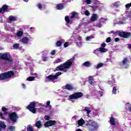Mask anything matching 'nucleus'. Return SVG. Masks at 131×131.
<instances>
[{
	"mask_svg": "<svg viewBox=\"0 0 131 131\" xmlns=\"http://www.w3.org/2000/svg\"><path fill=\"white\" fill-rule=\"evenodd\" d=\"M75 60V55L73 57L67 60L64 63L61 64L60 65L57 66L54 71H63V72H67L68 69L72 66V64L74 63Z\"/></svg>",
	"mask_w": 131,
	"mask_h": 131,
	"instance_id": "f257e3e1",
	"label": "nucleus"
},
{
	"mask_svg": "<svg viewBox=\"0 0 131 131\" xmlns=\"http://www.w3.org/2000/svg\"><path fill=\"white\" fill-rule=\"evenodd\" d=\"M111 33L114 35H117L118 33L119 36H120V37H122L123 38H129V37H131V33L128 32H121L120 31L114 32V31L112 30L108 33L109 34H111Z\"/></svg>",
	"mask_w": 131,
	"mask_h": 131,
	"instance_id": "f03ea898",
	"label": "nucleus"
},
{
	"mask_svg": "<svg viewBox=\"0 0 131 131\" xmlns=\"http://www.w3.org/2000/svg\"><path fill=\"white\" fill-rule=\"evenodd\" d=\"M85 125L89 131H95L98 129V124L93 120H90L86 122Z\"/></svg>",
	"mask_w": 131,
	"mask_h": 131,
	"instance_id": "7ed1b4c3",
	"label": "nucleus"
},
{
	"mask_svg": "<svg viewBox=\"0 0 131 131\" xmlns=\"http://www.w3.org/2000/svg\"><path fill=\"white\" fill-rule=\"evenodd\" d=\"M15 75V73L13 71H9L0 74V80H6L8 78H11Z\"/></svg>",
	"mask_w": 131,
	"mask_h": 131,
	"instance_id": "20e7f679",
	"label": "nucleus"
},
{
	"mask_svg": "<svg viewBox=\"0 0 131 131\" xmlns=\"http://www.w3.org/2000/svg\"><path fill=\"white\" fill-rule=\"evenodd\" d=\"M0 60H4V61H8L10 63H13L14 59L11 54L9 53H0Z\"/></svg>",
	"mask_w": 131,
	"mask_h": 131,
	"instance_id": "39448f33",
	"label": "nucleus"
},
{
	"mask_svg": "<svg viewBox=\"0 0 131 131\" xmlns=\"http://www.w3.org/2000/svg\"><path fill=\"white\" fill-rule=\"evenodd\" d=\"M36 106V102L32 101L30 102V104L26 107L27 109L29 110L32 113L35 114L37 109L35 107Z\"/></svg>",
	"mask_w": 131,
	"mask_h": 131,
	"instance_id": "423d86ee",
	"label": "nucleus"
},
{
	"mask_svg": "<svg viewBox=\"0 0 131 131\" xmlns=\"http://www.w3.org/2000/svg\"><path fill=\"white\" fill-rule=\"evenodd\" d=\"M8 117L10 120L13 122V123L17 122V121L19 119V116H18L17 113L15 112L9 113L8 114Z\"/></svg>",
	"mask_w": 131,
	"mask_h": 131,
	"instance_id": "0eeeda50",
	"label": "nucleus"
},
{
	"mask_svg": "<svg viewBox=\"0 0 131 131\" xmlns=\"http://www.w3.org/2000/svg\"><path fill=\"white\" fill-rule=\"evenodd\" d=\"M83 96V93L82 92H76L72 95H69V100H78Z\"/></svg>",
	"mask_w": 131,
	"mask_h": 131,
	"instance_id": "6e6552de",
	"label": "nucleus"
},
{
	"mask_svg": "<svg viewBox=\"0 0 131 131\" xmlns=\"http://www.w3.org/2000/svg\"><path fill=\"white\" fill-rule=\"evenodd\" d=\"M57 124V122L55 120H49L44 123L45 127H49L50 126H53Z\"/></svg>",
	"mask_w": 131,
	"mask_h": 131,
	"instance_id": "1a4fd4ad",
	"label": "nucleus"
},
{
	"mask_svg": "<svg viewBox=\"0 0 131 131\" xmlns=\"http://www.w3.org/2000/svg\"><path fill=\"white\" fill-rule=\"evenodd\" d=\"M9 10V6L7 5H4L2 8H0V14H5V13H7L8 10Z\"/></svg>",
	"mask_w": 131,
	"mask_h": 131,
	"instance_id": "9d476101",
	"label": "nucleus"
},
{
	"mask_svg": "<svg viewBox=\"0 0 131 131\" xmlns=\"http://www.w3.org/2000/svg\"><path fill=\"white\" fill-rule=\"evenodd\" d=\"M64 90H68V91H72L75 90V88L72 85V84H67V85L64 86Z\"/></svg>",
	"mask_w": 131,
	"mask_h": 131,
	"instance_id": "9b49d317",
	"label": "nucleus"
},
{
	"mask_svg": "<svg viewBox=\"0 0 131 131\" xmlns=\"http://www.w3.org/2000/svg\"><path fill=\"white\" fill-rule=\"evenodd\" d=\"M122 64L123 66H125V68H128L129 65H128V59H127V58L125 57L123 59L122 61Z\"/></svg>",
	"mask_w": 131,
	"mask_h": 131,
	"instance_id": "f8f14e48",
	"label": "nucleus"
},
{
	"mask_svg": "<svg viewBox=\"0 0 131 131\" xmlns=\"http://www.w3.org/2000/svg\"><path fill=\"white\" fill-rule=\"evenodd\" d=\"M88 80L89 81V83L92 85H94V84L96 83V81H95V79H94V77L93 76H89Z\"/></svg>",
	"mask_w": 131,
	"mask_h": 131,
	"instance_id": "ddd939ff",
	"label": "nucleus"
},
{
	"mask_svg": "<svg viewBox=\"0 0 131 131\" xmlns=\"http://www.w3.org/2000/svg\"><path fill=\"white\" fill-rule=\"evenodd\" d=\"M21 42H23V43H25V45H27L29 42V38L27 37H25L21 38L20 40Z\"/></svg>",
	"mask_w": 131,
	"mask_h": 131,
	"instance_id": "4468645a",
	"label": "nucleus"
},
{
	"mask_svg": "<svg viewBox=\"0 0 131 131\" xmlns=\"http://www.w3.org/2000/svg\"><path fill=\"white\" fill-rule=\"evenodd\" d=\"M46 78L49 80H55L57 79V76H55L54 75H50L48 76H47Z\"/></svg>",
	"mask_w": 131,
	"mask_h": 131,
	"instance_id": "2eb2a0df",
	"label": "nucleus"
},
{
	"mask_svg": "<svg viewBox=\"0 0 131 131\" xmlns=\"http://www.w3.org/2000/svg\"><path fill=\"white\" fill-rule=\"evenodd\" d=\"M98 52H101V53H105L106 52V49L103 48H99L97 49L94 51V54H97Z\"/></svg>",
	"mask_w": 131,
	"mask_h": 131,
	"instance_id": "dca6fc26",
	"label": "nucleus"
},
{
	"mask_svg": "<svg viewBox=\"0 0 131 131\" xmlns=\"http://www.w3.org/2000/svg\"><path fill=\"white\" fill-rule=\"evenodd\" d=\"M98 16L97 14H93L92 16L91 17V21L92 22H95L98 19Z\"/></svg>",
	"mask_w": 131,
	"mask_h": 131,
	"instance_id": "f3484780",
	"label": "nucleus"
},
{
	"mask_svg": "<svg viewBox=\"0 0 131 131\" xmlns=\"http://www.w3.org/2000/svg\"><path fill=\"white\" fill-rule=\"evenodd\" d=\"M7 125L5 124V122L2 121H0V131H2V129H6Z\"/></svg>",
	"mask_w": 131,
	"mask_h": 131,
	"instance_id": "a211bd4d",
	"label": "nucleus"
},
{
	"mask_svg": "<svg viewBox=\"0 0 131 131\" xmlns=\"http://www.w3.org/2000/svg\"><path fill=\"white\" fill-rule=\"evenodd\" d=\"M85 122H84V120L83 119L81 118L80 120H78V126H82L83 124H84Z\"/></svg>",
	"mask_w": 131,
	"mask_h": 131,
	"instance_id": "6ab92c4d",
	"label": "nucleus"
},
{
	"mask_svg": "<svg viewBox=\"0 0 131 131\" xmlns=\"http://www.w3.org/2000/svg\"><path fill=\"white\" fill-rule=\"evenodd\" d=\"M35 126L37 127V128H41L42 127V123H41V121H38L35 123Z\"/></svg>",
	"mask_w": 131,
	"mask_h": 131,
	"instance_id": "aec40b11",
	"label": "nucleus"
},
{
	"mask_svg": "<svg viewBox=\"0 0 131 131\" xmlns=\"http://www.w3.org/2000/svg\"><path fill=\"white\" fill-rule=\"evenodd\" d=\"M57 10H63L64 9V5L62 3H60L56 6Z\"/></svg>",
	"mask_w": 131,
	"mask_h": 131,
	"instance_id": "412c9836",
	"label": "nucleus"
},
{
	"mask_svg": "<svg viewBox=\"0 0 131 131\" xmlns=\"http://www.w3.org/2000/svg\"><path fill=\"white\" fill-rule=\"evenodd\" d=\"M83 66L85 67H91L92 66V63L89 61H85L83 63Z\"/></svg>",
	"mask_w": 131,
	"mask_h": 131,
	"instance_id": "4be33fe9",
	"label": "nucleus"
},
{
	"mask_svg": "<svg viewBox=\"0 0 131 131\" xmlns=\"http://www.w3.org/2000/svg\"><path fill=\"white\" fill-rule=\"evenodd\" d=\"M108 84H110L111 86L113 85H115V80L114 79H112V80H109L108 81Z\"/></svg>",
	"mask_w": 131,
	"mask_h": 131,
	"instance_id": "5701e85b",
	"label": "nucleus"
},
{
	"mask_svg": "<svg viewBox=\"0 0 131 131\" xmlns=\"http://www.w3.org/2000/svg\"><path fill=\"white\" fill-rule=\"evenodd\" d=\"M110 123L111 124H112V125H115L116 123H115V119L114 118V117H112L110 118Z\"/></svg>",
	"mask_w": 131,
	"mask_h": 131,
	"instance_id": "b1692460",
	"label": "nucleus"
},
{
	"mask_svg": "<svg viewBox=\"0 0 131 131\" xmlns=\"http://www.w3.org/2000/svg\"><path fill=\"white\" fill-rule=\"evenodd\" d=\"M9 21H10V22H13V21H17V17L11 15L9 16Z\"/></svg>",
	"mask_w": 131,
	"mask_h": 131,
	"instance_id": "393cba45",
	"label": "nucleus"
},
{
	"mask_svg": "<svg viewBox=\"0 0 131 131\" xmlns=\"http://www.w3.org/2000/svg\"><path fill=\"white\" fill-rule=\"evenodd\" d=\"M20 47V44L18 43H14L13 46V48L14 50H18Z\"/></svg>",
	"mask_w": 131,
	"mask_h": 131,
	"instance_id": "a878e982",
	"label": "nucleus"
},
{
	"mask_svg": "<svg viewBox=\"0 0 131 131\" xmlns=\"http://www.w3.org/2000/svg\"><path fill=\"white\" fill-rule=\"evenodd\" d=\"M72 15L70 16V19H73L75 17V16H77V13L73 11L72 13Z\"/></svg>",
	"mask_w": 131,
	"mask_h": 131,
	"instance_id": "bb28decb",
	"label": "nucleus"
},
{
	"mask_svg": "<svg viewBox=\"0 0 131 131\" xmlns=\"http://www.w3.org/2000/svg\"><path fill=\"white\" fill-rule=\"evenodd\" d=\"M35 78V77L30 76L27 78V80H28V81H33Z\"/></svg>",
	"mask_w": 131,
	"mask_h": 131,
	"instance_id": "cd10ccee",
	"label": "nucleus"
},
{
	"mask_svg": "<svg viewBox=\"0 0 131 131\" xmlns=\"http://www.w3.org/2000/svg\"><path fill=\"white\" fill-rule=\"evenodd\" d=\"M103 66H104V63L100 62L97 65L96 68V69H99V68H101V67H103Z\"/></svg>",
	"mask_w": 131,
	"mask_h": 131,
	"instance_id": "c85d7f7f",
	"label": "nucleus"
},
{
	"mask_svg": "<svg viewBox=\"0 0 131 131\" xmlns=\"http://www.w3.org/2000/svg\"><path fill=\"white\" fill-rule=\"evenodd\" d=\"M64 19L68 24H69V23H70V18H69V16H66Z\"/></svg>",
	"mask_w": 131,
	"mask_h": 131,
	"instance_id": "c756f323",
	"label": "nucleus"
},
{
	"mask_svg": "<svg viewBox=\"0 0 131 131\" xmlns=\"http://www.w3.org/2000/svg\"><path fill=\"white\" fill-rule=\"evenodd\" d=\"M118 90L116 89V86H114L113 88L112 93L114 95H116V92H117Z\"/></svg>",
	"mask_w": 131,
	"mask_h": 131,
	"instance_id": "7c9ffc66",
	"label": "nucleus"
},
{
	"mask_svg": "<svg viewBox=\"0 0 131 131\" xmlns=\"http://www.w3.org/2000/svg\"><path fill=\"white\" fill-rule=\"evenodd\" d=\"M84 110H85V111L87 112L88 115H89V114L91 113V111H90V107H85Z\"/></svg>",
	"mask_w": 131,
	"mask_h": 131,
	"instance_id": "2f4dec72",
	"label": "nucleus"
},
{
	"mask_svg": "<svg viewBox=\"0 0 131 131\" xmlns=\"http://www.w3.org/2000/svg\"><path fill=\"white\" fill-rule=\"evenodd\" d=\"M23 35V32L21 31H19L17 33V36L20 37Z\"/></svg>",
	"mask_w": 131,
	"mask_h": 131,
	"instance_id": "473e14b6",
	"label": "nucleus"
},
{
	"mask_svg": "<svg viewBox=\"0 0 131 131\" xmlns=\"http://www.w3.org/2000/svg\"><path fill=\"white\" fill-rule=\"evenodd\" d=\"M56 46L57 47H61L62 46V42L60 40H58L56 42Z\"/></svg>",
	"mask_w": 131,
	"mask_h": 131,
	"instance_id": "72a5a7b5",
	"label": "nucleus"
},
{
	"mask_svg": "<svg viewBox=\"0 0 131 131\" xmlns=\"http://www.w3.org/2000/svg\"><path fill=\"white\" fill-rule=\"evenodd\" d=\"M37 7H38L39 10H42V5L40 3H38L37 5Z\"/></svg>",
	"mask_w": 131,
	"mask_h": 131,
	"instance_id": "f704fd0d",
	"label": "nucleus"
},
{
	"mask_svg": "<svg viewBox=\"0 0 131 131\" xmlns=\"http://www.w3.org/2000/svg\"><path fill=\"white\" fill-rule=\"evenodd\" d=\"M27 131H34V130H33V129H32V127H31V126H28Z\"/></svg>",
	"mask_w": 131,
	"mask_h": 131,
	"instance_id": "c9c22d12",
	"label": "nucleus"
},
{
	"mask_svg": "<svg viewBox=\"0 0 131 131\" xmlns=\"http://www.w3.org/2000/svg\"><path fill=\"white\" fill-rule=\"evenodd\" d=\"M60 62H62V60L60 58H57L55 60V63H56V64H58V63H60Z\"/></svg>",
	"mask_w": 131,
	"mask_h": 131,
	"instance_id": "e433bc0d",
	"label": "nucleus"
},
{
	"mask_svg": "<svg viewBox=\"0 0 131 131\" xmlns=\"http://www.w3.org/2000/svg\"><path fill=\"white\" fill-rule=\"evenodd\" d=\"M0 117H1L2 119H3V120H6V119L5 117H4V115H3V113H0Z\"/></svg>",
	"mask_w": 131,
	"mask_h": 131,
	"instance_id": "4c0bfd02",
	"label": "nucleus"
},
{
	"mask_svg": "<svg viewBox=\"0 0 131 131\" xmlns=\"http://www.w3.org/2000/svg\"><path fill=\"white\" fill-rule=\"evenodd\" d=\"M9 129H10V131H14L15 130V126H10L9 127Z\"/></svg>",
	"mask_w": 131,
	"mask_h": 131,
	"instance_id": "58836bf2",
	"label": "nucleus"
},
{
	"mask_svg": "<svg viewBox=\"0 0 131 131\" xmlns=\"http://www.w3.org/2000/svg\"><path fill=\"white\" fill-rule=\"evenodd\" d=\"M42 61L46 62L48 61V57L47 56H43L42 57Z\"/></svg>",
	"mask_w": 131,
	"mask_h": 131,
	"instance_id": "ea45409f",
	"label": "nucleus"
},
{
	"mask_svg": "<svg viewBox=\"0 0 131 131\" xmlns=\"http://www.w3.org/2000/svg\"><path fill=\"white\" fill-rule=\"evenodd\" d=\"M62 74V73L58 72L55 75V76H57V79H58V76H60Z\"/></svg>",
	"mask_w": 131,
	"mask_h": 131,
	"instance_id": "a19ab883",
	"label": "nucleus"
},
{
	"mask_svg": "<svg viewBox=\"0 0 131 131\" xmlns=\"http://www.w3.org/2000/svg\"><path fill=\"white\" fill-rule=\"evenodd\" d=\"M45 120H50L51 117L49 116L46 115L44 117Z\"/></svg>",
	"mask_w": 131,
	"mask_h": 131,
	"instance_id": "79ce46f5",
	"label": "nucleus"
},
{
	"mask_svg": "<svg viewBox=\"0 0 131 131\" xmlns=\"http://www.w3.org/2000/svg\"><path fill=\"white\" fill-rule=\"evenodd\" d=\"M68 46H69V42H66L64 43V44L63 45L64 48H67V47H68Z\"/></svg>",
	"mask_w": 131,
	"mask_h": 131,
	"instance_id": "37998d69",
	"label": "nucleus"
},
{
	"mask_svg": "<svg viewBox=\"0 0 131 131\" xmlns=\"http://www.w3.org/2000/svg\"><path fill=\"white\" fill-rule=\"evenodd\" d=\"M85 3H86V4L88 5H91V4H92V1L91 0H85Z\"/></svg>",
	"mask_w": 131,
	"mask_h": 131,
	"instance_id": "c03bdc74",
	"label": "nucleus"
},
{
	"mask_svg": "<svg viewBox=\"0 0 131 131\" xmlns=\"http://www.w3.org/2000/svg\"><path fill=\"white\" fill-rule=\"evenodd\" d=\"M110 41H111V37H108L106 39V42L108 43L110 42Z\"/></svg>",
	"mask_w": 131,
	"mask_h": 131,
	"instance_id": "a18cd8bd",
	"label": "nucleus"
},
{
	"mask_svg": "<svg viewBox=\"0 0 131 131\" xmlns=\"http://www.w3.org/2000/svg\"><path fill=\"white\" fill-rule=\"evenodd\" d=\"M85 15L86 16H89V15H90V11H88V10H86V11H85Z\"/></svg>",
	"mask_w": 131,
	"mask_h": 131,
	"instance_id": "49530a36",
	"label": "nucleus"
},
{
	"mask_svg": "<svg viewBox=\"0 0 131 131\" xmlns=\"http://www.w3.org/2000/svg\"><path fill=\"white\" fill-rule=\"evenodd\" d=\"M129 7H131V3L130 4H127L125 5V8L128 9Z\"/></svg>",
	"mask_w": 131,
	"mask_h": 131,
	"instance_id": "de8ad7c7",
	"label": "nucleus"
},
{
	"mask_svg": "<svg viewBox=\"0 0 131 131\" xmlns=\"http://www.w3.org/2000/svg\"><path fill=\"white\" fill-rule=\"evenodd\" d=\"M7 110H8V108L5 107H2V111H3V112H6V111H7Z\"/></svg>",
	"mask_w": 131,
	"mask_h": 131,
	"instance_id": "09e8293b",
	"label": "nucleus"
},
{
	"mask_svg": "<svg viewBox=\"0 0 131 131\" xmlns=\"http://www.w3.org/2000/svg\"><path fill=\"white\" fill-rule=\"evenodd\" d=\"M51 55L52 56H54V55H55V54H56V51L55 50H53L51 53Z\"/></svg>",
	"mask_w": 131,
	"mask_h": 131,
	"instance_id": "8fccbe9b",
	"label": "nucleus"
},
{
	"mask_svg": "<svg viewBox=\"0 0 131 131\" xmlns=\"http://www.w3.org/2000/svg\"><path fill=\"white\" fill-rule=\"evenodd\" d=\"M105 47H106V43H102L101 44V48H105Z\"/></svg>",
	"mask_w": 131,
	"mask_h": 131,
	"instance_id": "3c124183",
	"label": "nucleus"
},
{
	"mask_svg": "<svg viewBox=\"0 0 131 131\" xmlns=\"http://www.w3.org/2000/svg\"><path fill=\"white\" fill-rule=\"evenodd\" d=\"M120 39L119 38H116L115 39V41H116V42H117V41H119V40H120Z\"/></svg>",
	"mask_w": 131,
	"mask_h": 131,
	"instance_id": "603ef678",
	"label": "nucleus"
},
{
	"mask_svg": "<svg viewBox=\"0 0 131 131\" xmlns=\"http://www.w3.org/2000/svg\"><path fill=\"white\" fill-rule=\"evenodd\" d=\"M59 41H61V45H63V43H65V40L61 39V40H60Z\"/></svg>",
	"mask_w": 131,
	"mask_h": 131,
	"instance_id": "864d4df0",
	"label": "nucleus"
},
{
	"mask_svg": "<svg viewBox=\"0 0 131 131\" xmlns=\"http://www.w3.org/2000/svg\"><path fill=\"white\" fill-rule=\"evenodd\" d=\"M91 38H92V37H91V36H87L86 37V40H90V39H91Z\"/></svg>",
	"mask_w": 131,
	"mask_h": 131,
	"instance_id": "5fc2aeb1",
	"label": "nucleus"
},
{
	"mask_svg": "<svg viewBox=\"0 0 131 131\" xmlns=\"http://www.w3.org/2000/svg\"><path fill=\"white\" fill-rule=\"evenodd\" d=\"M50 104H51V101H48L47 102V105L48 106H50Z\"/></svg>",
	"mask_w": 131,
	"mask_h": 131,
	"instance_id": "6e6d98bb",
	"label": "nucleus"
},
{
	"mask_svg": "<svg viewBox=\"0 0 131 131\" xmlns=\"http://www.w3.org/2000/svg\"><path fill=\"white\" fill-rule=\"evenodd\" d=\"M128 110L129 111V112H131V105L128 107Z\"/></svg>",
	"mask_w": 131,
	"mask_h": 131,
	"instance_id": "4d7b16f0",
	"label": "nucleus"
},
{
	"mask_svg": "<svg viewBox=\"0 0 131 131\" xmlns=\"http://www.w3.org/2000/svg\"><path fill=\"white\" fill-rule=\"evenodd\" d=\"M128 49L130 50V49H131V44H128Z\"/></svg>",
	"mask_w": 131,
	"mask_h": 131,
	"instance_id": "13d9d810",
	"label": "nucleus"
},
{
	"mask_svg": "<svg viewBox=\"0 0 131 131\" xmlns=\"http://www.w3.org/2000/svg\"><path fill=\"white\" fill-rule=\"evenodd\" d=\"M4 112V115H8V112L7 111H5V112Z\"/></svg>",
	"mask_w": 131,
	"mask_h": 131,
	"instance_id": "bf43d9fd",
	"label": "nucleus"
},
{
	"mask_svg": "<svg viewBox=\"0 0 131 131\" xmlns=\"http://www.w3.org/2000/svg\"><path fill=\"white\" fill-rule=\"evenodd\" d=\"M97 26H98V27H101V24H99L98 25H97Z\"/></svg>",
	"mask_w": 131,
	"mask_h": 131,
	"instance_id": "052dcab7",
	"label": "nucleus"
},
{
	"mask_svg": "<svg viewBox=\"0 0 131 131\" xmlns=\"http://www.w3.org/2000/svg\"><path fill=\"white\" fill-rule=\"evenodd\" d=\"M22 85H23V88H24V89H25V84H22Z\"/></svg>",
	"mask_w": 131,
	"mask_h": 131,
	"instance_id": "680f3d73",
	"label": "nucleus"
},
{
	"mask_svg": "<svg viewBox=\"0 0 131 131\" xmlns=\"http://www.w3.org/2000/svg\"><path fill=\"white\" fill-rule=\"evenodd\" d=\"M76 131H82V130L79 128V129H77Z\"/></svg>",
	"mask_w": 131,
	"mask_h": 131,
	"instance_id": "e2e57ef3",
	"label": "nucleus"
},
{
	"mask_svg": "<svg viewBox=\"0 0 131 131\" xmlns=\"http://www.w3.org/2000/svg\"><path fill=\"white\" fill-rule=\"evenodd\" d=\"M48 106H49V109H52V106L51 105H49Z\"/></svg>",
	"mask_w": 131,
	"mask_h": 131,
	"instance_id": "0e129e2a",
	"label": "nucleus"
},
{
	"mask_svg": "<svg viewBox=\"0 0 131 131\" xmlns=\"http://www.w3.org/2000/svg\"><path fill=\"white\" fill-rule=\"evenodd\" d=\"M30 29H33V27H31V28H30Z\"/></svg>",
	"mask_w": 131,
	"mask_h": 131,
	"instance_id": "69168bd1",
	"label": "nucleus"
},
{
	"mask_svg": "<svg viewBox=\"0 0 131 131\" xmlns=\"http://www.w3.org/2000/svg\"><path fill=\"white\" fill-rule=\"evenodd\" d=\"M100 19H101V20H102V19H103V18H101Z\"/></svg>",
	"mask_w": 131,
	"mask_h": 131,
	"instance_id": "338daca9",
	"label": "nucleus"
},
{
	"mask_svg": "<svg viewBox=\"0 0 131 131\" xmlns=\"http://www.w3.org/2000/svg\"><path fill=\"white\" fill-rule=\"evenodd\" d=\"M0 50H2V49L0 48Z\"/></svg>",
	"mask_w": 131,
	"mask_h": 131,
	"instance_id": "774afa93",
	"label": "nucleus"
}]
</instances>
